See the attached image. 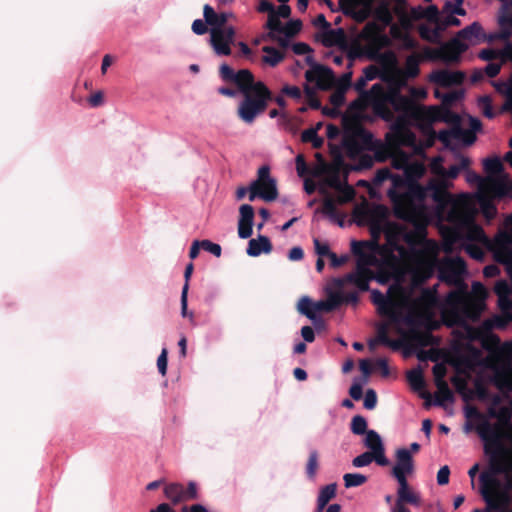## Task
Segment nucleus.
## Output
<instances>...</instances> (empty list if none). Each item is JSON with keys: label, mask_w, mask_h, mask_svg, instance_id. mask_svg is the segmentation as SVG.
<instances>
[{"label": "nucleus", "mask_w": 512, "mask_h": 512, "mask_svg": "<svg viewBox=\"0 0 512 512\" xmlns=\"http://www.w3.org/2000/svg\"><path fill=\"white\" fill-rule=\"evenodd\" d=\"M392 166L403 170L404 177L393 174L388 168L377 171L375 183L390 180L392 186L388 196L394 205V211L403 223L388 221V210L375 205L366 210L372 230L382 231L390 245L399 240L410 244L420 242V250L414 256L418 270L431 273L433 259L438 252V243L426 237L429 223L435 222L443 237L442 248L451 253L458 244L474 260L483 261L487 251L496 253L500 259L512 237V214L504 221V227L493 239L475 222L477 209L474 196L470 193L451 194L450 178L438 176L430 179L425 186L417 182L426 172L422 161L413 159L400 148L388 152Z\"/></svg>", "instance_id": "f257e3e1"}, {"label": "nucleus", "mask_w": 512, "mask_h": 512, "mask_svg": "<svg viewBox=\"0 0 512 512\" xmlns=\"http://www.w3.org/2000/svg\"><path fill=\"white\" fill-rule=\"evenodd\" d=\"M376 252L383 268L387 283L394 280L387 294L378 290L371 291L372 302L378 313L386 320L377 327L375 340L369 343L371 349L378 343L398 349L406 341L420 339V335L432 328L434 324L437 295L435 288L422 289L420 284L430 278L435 270L441 281L454 285L443 303L442 311L453 324H462L467 320H477L485 308L486 288L480 282L472 284L468 291L464 278L467 274L465 261L460 257L438 259V252L433 259L431 273L418 270L414 263L420 242L410 244L399 240L390 245L386 240L383 245L375 243Z\"/></svg>", "instance_id": "f03ea898"}, {"label": "nucleus", "mask_w": 512, "mask_h": 512, "mask_svg": "<svg viewBox=\"0 0 512 512\" xmlns=\"http://www.w3.org/2000/svg\"><path fill=\"white\" fill-rule=\"evenodd\" d=\"M401 88L376 83L366 97L373 106V111L385 121L391 122L390 131L386 134L388 152L401 146L415 147L416 136L410 127L426 129L440 117L437 107H426L416 102L426 98L427 92L424 88L410 87L409 96L402 95Z\"/></svg>", "instance_id": "7ed1b4c3"}, {"label": "nucleus", "mask_w": 512, "mask_h": 512, "mask_svg": "<svg viewBox=\"0 0 512 512\" xmlns=\"http://www.w3.org/2000/svg\"><path fill=\"white\" fill-rule=\"evenodd\" d=\"M475 429L484 442L489 460V470L480 475L481 493L487 504L496 509H507L511 503L512 451L503 443L504 429L477 415Z\"/></svg>", "instance_id": "20e7f679"}, {"label": "nucleus", "mask_w": 512, "mask_h": 512, "mask_svg": "<svg viewBox=\"0 0 512 512\" xmlns=\"http://www.w3.org/2000/svg\"><path fill=\"white\" fill-rule=\"evenodd\" d=\"M352 251L357 255L355 271L327 283L325 287L327 298L314 302L316 314L322 311H332L343 302L356 303L358 291L368 290L369 282L373 279L380 284L387 283L375 243L353 242Z\"/></svg>", "instance_id": "39448f33"}, {"label": "nucleus", "mask_w": 512, "mask_h": 512, "mask_svg": "<svg viewBox=\"0 0 512 512\" xmlns=\"http://www.w3.org/2000/svg\"><path fill=\"white\" fill-rule=\"evenodd\" d=\"M393 14L404 20V0H379L374 9V19L379 22H369L360 33V49L370 59H377L380 52L390 40L384 29L393 21Z\"/></svg>", "instance_id": "423d86ee"}, {"label": "nucleus", "mask_w": 512, "mask_h": 512, "mask_svg": "<svg viewBox=\"0 0 512 512\" xmlns=\"http://www.w3.org/2000/svg\"><path fill=\"white\" fill-rule=\"evenodd\" d=\"M344 129L341 137L342 150L346 156L351 159H359L357 168H369L373 165L374 157L369 154L374 152L379 160H383L378 153L380 144L373 139V136L367 132L356 120H349L344 117Z\"/></svg>", "instance_id": "0eeeda50"}, {"label": "nucleus", "mask_w": 512, "mask_h": 512, "mask_svg": "<svg viewBox=\"0 0 512 512\" xmlns=\"http://www.w3.org/2000/svg\"><path fill=\"white\" fill-rule=\"evenodd\" d=\"M493 255L497 262L505 265L511 285L505 280H500L495 284L494 290L498 296V306L503 315H494L485 319L482 323V328L487 331L495 328L504 329L509 322H512L509 318V313H512V299L510 298V294H512V237L509 238V244L504 249L502 258L499 259L496 253H493Z\"/></svg>", "instance_id": "6e6552de"}, {"label": "nucleus", "mask_w": 512, "mask_h": 512, "mask_svg": "<svg viewBox=\"0 0 512 512\" xmlns=\"http://www.w3.org/2000/svg\"><path fill=\"white\" fill-rule=\"evenodd\" d=\"M481 39V26L474 22L471 25L460 30L450 41L441 44L432 51L435 59H440L447 63L457 62L460 55L471 45L479 43Z\"/></svg>", "instance_id": "1a4fd4ad"}, {"label": "nucleus", "mask_w": 512, "mask_h": 512, "mask_svg": "<svg viewBox=\"0 0 512 512\" xmlns=\"http://www.w3.org/2000/svg\"><path fill=\"white\" fill-rule=\"evenodd\" d=\"M271 95L268 88L262 82H256L252 93L244 94V100L238 108V115L247 124H251L262 113Z\"/></svg>", "instance_id": "9d476101"}, {"label": "nucleus", "mask_w": 512, "mask_h": 512, "mask_svg": "<svg viewBox=\"0 0 512 512\" xmlns=\"http://www.w3.org/2000/svg\"><path fill=\"white\" fill-rule=\"evenodd\" d=\"M271 202L278 197L276 180L270 174L268 166H262L258 169L257 178L249 186V200L256 198Z\"/></svg>", "instance_id": "9b49d317"}, {"label": "nucleus", "mask_w": 512, "mask_h": 512, "mask_svg": "<svg viewBox=\"0 0 512 512\" xmlns=\"http://www.w3.org/2000/svg\"><path fill=\"white\" fill-rule=\"evenodd\" d=\"M489 380L503 395L512 393V366L492 365ZM511 413L512 400L509 403V408H500L497 413H492V415L504 421L510 418Z\"/></svg>", "instance_id": "f8f14e48"}, {"label": "nucleus", "mask_w": 512, "mask_h": 512, "mask_svg": "<svg viewBox=\"0 0 512 512\" xmlns=\"http://www.w3.org/2000/svg\"><path fill=\"white\" fill-rule=\"evenodd\" d=\"M483 166L487 176L483 179L482 185L488 186L492 194L507 192V174L500 159L497 157L485 159Z\"/></svg>", "instance_id": "ddd939ff"}, {"label": "nucleus", "mask_w": 512, "mask_h": 512, "mask_svg": "<svg viewBox=\"0 0 512 512\" xmlns=\"http://www.w3.org/2000/svg\"><path fill=\"white\" fill-rule=\"evenodd\" d=\"M210 45L217 56H229L232 53L236 30L234 27L226 29L210 28Z\"/></svg>", "instance_id": "4468645a"}, {"label": "nucleus", "mask_w": 512, "mask_h": 512, "mask_svg": "<svg viewBox=\"0 0 512 512\" xmlns=\"http://www.w3.org/2000/svg\"><path fill=\"white\" fill-rule=\"evenodd\" d=\"M420 57L412 54L407 57L404 69L393 67L388 71L390 84L388 86L403 87L406 85L408 78H413L419 73Z\"/></svg>", "instance_id": "2eb2a0df"}, {"label": "nucleus", "mask_w": 512, "mask_h": 512, "mask_svg": "<svg viewBox=\"0 0 512 512\" xmlns=\"http://www.w3.org/2000/svg\"><path fill=\"white\" fill-rule=\"evenodd\" d=\"M219 73L224 81L235 83L243 94L252 93V88L256 84L253 81L252 73L247 69L235 72L229 65L222 64Z\"/></svg>", "instance_id": "dca6fc26"}, {"label": "nucleus", "mask_w": 512, "mask_h": 512, "mask_svg": "<svg viewBox=\"0 0 512 512\" xmlns=\"http://www.w3.org/2000/svg\"><path fill=\"white\" fill-rule=\"evenodd\" d=\"M305 78L308 83L314 84L320 90H328L335 84V76L332 70L319 64H313L305 72Z\"/></svg>", "instance_id": "f3484780"}, {"label": "nucleus", "mask_w": 512, "mask_h": 512, "mask_svg": "<svg viewBox=\"0 0 512 512\" xmlns=\"http://www.w3.org/2000/svg\"><path fill=\"white\" fill-rule=\"evenodd\" d=\"M314 176H322L321 192H324L325 186L330 188H341L346 181L342 179L341 169L338 164H319L312 172Z\"/></svg>", "instance_id": "a211bd4d"}, {"label": "nucleus", "mask_w": 512, "mask_h": 512, "mask_svg": "<svg viewBox=\"0 0 512 512\" xmlns=\"http://www.w3.org/2000/svg\"><path fill=\"white\" fill-rule=\"evenodd\" d=\"M395 464L392 468V475L397 482L407 480V477L414 472V462L411 451L407 448H400L395 453Z\"/></svg>", "instance_id": "6ab92c4d"}, {"label": "nucleus", "mask_w": 512, "mask_h": 512, "mask_svg": "<svg viewBox=\"0 0 512 512\" xmlns=\"http://www.w3.org/2000/svg\"><path fill=\"white\" fill-rule=\"evenodd\" d=\"M438 138L446 146H449L452 145L453 143L471 145L475 141L476 137L472 130L464 129L460 126H454L449 130L440 131L438 134Z\"/></svg>", "instance_id": "aec40b11"}, {"label": "nucleus", "mask_w": 512, "mask_h": 512, "mask_svg": "<svg viewBox=\"0 0 512 512\" xmlns=\"http://www.w3.org/2000/svg\"><path fill=\"white\" fill-rule=\"evenodd\" d=\"M379 0H346V12L356 21L363 22L374 17V9Z\"/></svg>", "instance_id": "412c9836"}, {"label": "nucleus", "mask_w": 512, "mask_h": 512, "mask_svg": "<svg viewBox=\"0 0 512 512\" xmlns=\"http://www.w3.org/2000/svg\"><path fill=\"white\" fill-rule=\"evenodd\" d=\"M397 500L392 512H410L404 506V503L419 506L421 503L418 493L410 489L407 480L398 482Z\"/></svg>", "instance_id": "4be33fe9"}, {"label": "nucleus", "mask_w": 512, "mask_h": 512, "mask_svg": "<svg viewBox=\"0 0 512 512\" xmlns=\"http://www.w3.org/2000/svg\"><path fill=\"white\" fill-rule=\"evenodd\" d=\"M365 447L368 452L373 453L377 456V464L380 466H386L389 463L385 455V447L381 436L375 430H368L363 440Z\"/></svg>", "instance_id": "5701e85b"}, {"label": "nucleus", "mask_w": 512, "mask_h": 512, "mask_svg": "<svg viewBox=\"0 0 512 512\" xmlns=\"http://www.w3.org/2000/svg\"><path fill=\"white\" fill-rule=\"evenodd\" d=\"M465 75L461 71H452L448 69H439L433 71L429 80L441 87H450L453 85H458L463 82Z\"/></svg>", "instance_id": "b1692460"}, {"label": "nucleus", "mask_w": 512, "mask_h": 512, "mask_svg": "<svg viewBox=\"0 0 512 512\" xmlns=\"http://www.w3.org/2000/svg\"><path fill=\"white\" fill-rule=\"evenodd\" d=\"M240 218L238 221V235L242 239H247L253 232L254 210L251 205L243 204L239 208Z\"/></svg>", "instance_id": "393cba45"}, {"label": "nucleus", "mask_w": 512, "mask_h": 512, "mask_svg": "<svg viewBox=\"0 0 512 512\" xmlns=\"http://www.w3.org/2000/svg\"><path fill=\"white\" fill-rule=\"evenodd\" d=\"M203 16L206 23L210 28L226 29V25L230 18H234L232 13H216L215 10L208 4L204 5Z\"/></svg>", "instance_id": "a878e982"}, {"label": "nucleus", "mask_w": 512, "mask_h": 512, "mask_svg": "<svg viewBox=\"0 0 512 512\" xmlns=\"http://www.w3.org/2000/svg\"><path fill=\"white\" fill-rule=\"evenodd\" d=\"M479 57L485 61L499 60L501 63L512 62V43L508 42L502 49H484Z\"/></svg>", "instance_id": "bb28decb"}, {"label": "nucleus", "mask_w": 512, "mask_h": 512, "mask_svg": "<svg viewBox=\"0 0 512 512\" xmlns=\"http://www.w3.org/2000/svg\"><path fill=\"white\" fill-rule=\"evenodd\" d=\"M272 250V245L268 237L259 235L257 238L251 239L248 243L247 254L257 257L262 253L268 254Z\"/></svg>", "instance_id": "cd10ccee"}, {"label": "nucleus", "mask_w": 512, "mask_h": 512, "mask_svg": "<svg viewBox=\"0 0 512 512\" xmlns=\"http://www.w3.org/2000/svg\"><path fill=\"white\" fill-rule=\"evenodd\" d=\"M165 497L173 504L187 501L185 487L180 483H170L164 488Z\"/></svg>", "instance_id": "c85d7f7f"}, {"label": "nucleus", "mask_w": 512, "mask_h": 512, "mask_svg": "<svg viewBox=\"0 0 512 512\" xmlns=\"http://www.w3.org/2000/svg\"><path fill=\"white\" fill-rule=\"evenodd\" d=\"M418 31L423 39L432 43H438L443 33L439 25H433L429 22L419 25Z\"/></svg>", "instance_id": "c756f323"}, {"label": "nucleus", "mask_w": 512, "mask_h": 512, "mask_svg": "<svg viewBox=\"0 0 512 512\" xmlns=\"http://www.w3.org/2000/svg\"><path fill=\"white\" fill-rule=\"evenodd\" d=\"M339 203L332 197H326L323 202V213L328 216L332 221L337 222L340 226H343L344 215L340 214L337 210Z\"/></svg>", "instance_id": "7c9ffc66"}, {"label": "nucleus", "mask_w": 512, "mask_h": 512, "mask_svg": "<svg viewBox=\"0 0 512 512\" xmlns=\"http://www.w3.org/2000/svg\"><path fill=\"white\" fill-rule=\"evenodd\" d=\"M483 179L484 178H481L475 172L467 171V173H466V180H467V182L470 183V184H477L478 185L479 191H478V193L476 195H473L474 199L476 197H478V198H492V192L490 191L489 187L482 185L483 184V182H482Z\"/></svg>", "instance_id": "2f4dec72"}, {"label": "nucleus", "mask_w": 512, "mask_h": 512, "mask_svg": "<svg viewBox=\"0 0 512 512\" xmlns=\"http://www.w3.org/2000/svg\"><path fill=\"white\" fill-rule=\"evenodd\" d=\"M336 488V484L331 483L320 490L317 499V512H322V510L328 504V502L335 497Z\"/></svg>", "instance_id": "473e14b6"}, {"label": "nucleus", "mask_w": 512, "mask_h": 512, "mask_svg": "<svg viewBox=\"0 0 512 512\" xmlns=\"http://www.w3.org/2000/svg\"><path fill=\"white\" fill-rule=\"evenodd\" d=\"M321 126L322 124L318 123L315 127L304 130L301 134V140L306 143H311L314 148H320L324 143V139L317 133Z\"/></svg>", "instance_id": "72a5a7b5"}, {"label": "nucleus", "mask_w": 512, "mask_h": 512, "mask_svg": "<svg viewBox=\"0 0 512 512\" xmlns=\"http://www.w3.org/2000/svg\"><path fill=\"white\" fill-rule=\"evenodd\" d=\"M509 11L500 17L499 23L501 27L500 38L508 39L512 35V0L506 3Z\"/></svg>", "instance_id": "f704fd0d"}, {"label": "nucleus", "mask_w": 512, "mask_h": 512, "mask_svg": "<svg viewBox=\"0 0 512 512\" xmlns=\"http://www.w3.org/2000/svg\"><path fill=\"white\" fill-rule=\"evenodd\" d=\"M262 50L264 52L262 57L263 62L271 67L279 64L284 58L283 53L276 48L265 46Z\"/></svg>", "instance_id": "c9c22d12"}, {"label": "nucleus", "mask_w": 512, "mask_h": 512, "mask_svg": "<svg viewBox=\"0 0 512 512\" xmlns=\"http://www.w3.org/2000/svg\"><path fill=\"white\" fill-rule=\"evenodd\" d=\"M437 387L436 391V404L443 405L446 402H451L453 400V393L450 390L446 381L436 382Z\"/></svg>", "instance_id": "e433bc0d"}, {"label": "nucleus", "mask_w": 512, "mask_h": 512, "mask_svg": "<svg viewBox=\"0 0 512 512\" xmlns=\"http://www.w3.org/2000/svg\"><path fill=\"white\" fill-rule=\"evenodd\" d=\"M461 24L460 20L457 18L456 13H452L450 11H446L445 8L440 12V17L437 25H439L440 30L444 32L446 28L450 26H459Z\"/></svg>", "instance_id": "4c0bfd02"}, {"label": "nucleus", "mask_w": 512, "mask_h": 512, "mask_svg": "<svg viewBox=\"0 0 512 512\" xmlns=\"http://www.w3.org/2000/svg\"><path fill=\"white\" fill-rule=\"evenodd\" d=\"M314 302L307 296H303L297 304L299 313L305 315L312 321H316V313L314 310Z\"/></svg>", "instance_id": "58836bf2"}, {"label": "nucleus", "mask_w": 512, "mask_h": 512, "mask_svg": "<svg viewBox=\"0 0 512 512\" xmlns=\"http://www.w3.org/2000/svg\"><path fill=\"white\" fill-rule=\"evenodd\" d=\"M407 380L414 391L421 392L425 388V381L422 371L414 369L407 373Z\"/></svg>", "instance_id": "ea45409f"}, {"label": "nucleus", "mask_w": 512, "mask_h": 512, "mask_svg": "<svg viewBox=\"0 0 512 512\" xmlns=\"http://www.w3.org/2000/svg\"><path fill=\"white\" fill-rule=\"evenodd\" d=\"M346 488L358 487L367 481V477L360 473H347L343 476Z\"/></svg>", "instance_id": "a19ab883"}, {"label": "nucleus", "mask_w": 512, "mask_h": 512, "mask_svg": "<svg viewBox=\"0 0 512 512\" xmlns=\"http://www.w3.org/2000/svg\"><path fill=\"white\" fill-rule=\"evenodd\" d=\"M469 165V158L462 156L460 157L458 164L452 165L448 170H446V174H444V176H447L451 180L455 179L459 175V173L463 170H466Z\"/></svg>", "instance_id": "79ce46f5"}, {"label": "nucleus", "mask_w": 512, "mask_h": 512, "mask_svg": "<svg viewBox=\"0 0 512 512\" xmlns=\"http://www.w3.org/2000/svg\"><path fill=\"white\" fill-rule=\"evenodd\" d=\"M325 30L326 31L324 32V35H323V43L326 46L338 44L342 41L343 31L341 29L332 30V29L328 28Z\"/></svg>", "instance_id": "37998d69"}, {"label": "nucleus", "mask_w": 512, "mask_h": 512, "mask_svg": "<svg viewBox=\"0 0 512 512\" xmlns=\"http://www.w3.org/2000/svg\"><path fill=\"white\" fill-rule=\"evenodd\" d=\"M435 96L441 99L442 103L446 106L454 104L456 101L461 99L463 96L462 91H452L448 93H441L439 90H435Z\"/></svg>", "instance_id": "c03bdc74"}, {"label": "nucleus", "mask_w": 512, "mask_h": 512, "mask_svg": "<svg viewBox=\"0 0 512 512\" xmlns=\"http://www.w3.org/2000/svg\"><path fill=\"white\" fill-rule=\"evenodd\" d=\"M373 461L377 463V456L371 452H364L352 460V465L355 468H362L370 465Z\"/></svg>", "instance_id": "a18cd8bd"}, {"label": "nucleus", "mask_w": 512, "mask_h": 512, "mask_svg": "<svg viewBox=\"0 0 512 512\" xmlns=\"http://www.w3.org/2000/svg\"><path fill=\"white\" fill-rule=\"evenodd\" d=\"M335 190L339 192V195L336 198V201L339 204L351 201L355 194L354 189L351 186L347 185L346 182L341 185V188H335Z\"/></svg>", "instance_id": "49530a36"}, {"label": "nucleus", "mask_w": 512, "mask_h": 512, "mask_svg": "<svg viewBox=\"0 0 512 512\" xmlns=\"http://www.w3.org/2000/svg\"><path fill=\"white\" fill-rule=\"evenodd\" d=\"M367 421L364 417L356 415L351 421V431L356 435L366 434Z\"/></svg>", "instance_id": "de8ad7c7"}, {"label": "nucleus", "mask_w": 512, "mask_h": 512, "mask_svg": "<svg viewBox=\"0 0 512 512\" xmlns=\"http://www.w3.org/2000/svg\"><path fill=\"white\" fill-rule=\"evenodd\" d=\"M345 90L335 88V91L330 96V102L333 105V110L329 112L331 115L335 114L334 111L336 108L341 107L344 104L345 101Z\"/></svg>", "instance_id": "09e8293b"}, {"label": "nucleus", "mask_w": 512, "mask_h": 512, "mask_svg": "<svg viewBox=\"0 0 512 512\" xmlns=\"http://www.w3.org/2000/svg\"><path fill=\"white\" fill-rule=\"evenodd\" d=\"M440 17V12L435 5H430L424 8L423 19H426L427 22L437 25Z\"/></svg>", "instance_id": "8fccbe9b"}, {"label": "nucleus", "mask_w": 512, "mask_h": 512, "mask_svg": "<svg viewBox=\"0 0 512 512\" xmlns=\"http://www.w3.org/2000/svg\"><path fill=\"white\" fill-rule=\"evenodd\" d=\"M423 12H424L423 7H420V6L415 7L410 10L408 15L405 13L404 20H402L401 18H399V19L403 25H409L411 23V21L423 19Z\"/></svg>", "instance_id": "3c124183"}, {"label": "nucleus", "mask_w": 512, "mask_h": 512, "mask_svg": "<svg viewBox=\"0 0 512 512\" xmlns=\"http://www.w3.org/2000/svg\"><path fill=\"white\" fill-rule=\"evenodd\" d=\"M462 6L463 0H453L446 2L443 8H445L446 11H450L452 13H456L457 15L464 16L466 14V11Z\"/></svg>", "instance_id": "603ef678"}, {"label": "nucleus", "mask_w": 512, "mask_h": 512, "mask_svg": "<svg viewBox=\"0 0 512 512\" xmlns=\"http://www.w3.org/2000/svg\"><path fill=\"white\" fill-rule=\"evenodd\" d=\"M301 27L302 23L300 20H291L287 22L285 25H283L282 33H284L287 36H293L301 30Z\"/></svg>", "instance_id": "864d4df0"}, {"label": "nucleus", "mask_w": 512, "mask_h": 512, "mask_svg": "<svg viewBox=\"0 0 512 512\" xmlns=\"http://www.w3.org/2000/svg\"><path fill=\"white\" fill-rule=\"evenodd\" d=\"M188 285L184 284L181 292V315L183 317L193 318L192 313H188Z\"/></svg>", "instance_id": "5fc2aeb1"}, {"label": "nucleus", "mask_w": 512, "mask_h": 512, "mask_svg": "<svg viewBox=\"0 0 512 512\" xmlns=\"http://www.w3.org/2000/svg\"><path fill=\"white\" fill-rule=\"evenodd\" d=\"M442 162L441 157H435L430 162V170L437 177L446 174V169L443 167Z\"/></svg>", "instance_id": "6e6d98bb"}, {"label": "nucleus", "mask_w": 512, "mask_h": 512, "mask_svg": "<svg viewBox=\"0 0 512 512\" xmlns=\"http://www.w3.org/2000/svg\"><path fill=\"white\" fill-rule=\"evenodd\" d=\"M318 467V455L316 451H312L309 455L307 462V474L309 477H314Z\"/></svg>", "instance_id": "4d7b16f0"}, {"label": "nucleus", "mask_w": 512, "mask_h": 512, "mask_svg": "<svg viewBox=\"0 0 512 512\" xmlns=\"http://www.w3.org/2000/svg\"><path fill=\"white\" fill-rule=\"evenodd\" d=\"M364 407L368 410H372L377 404V395L373 389H368L364 396Z\"/></svg>", "instance_id": "13d9d810"}, {"label": "nucleus", "mask_w": 512, "mask_h": 512, "mask_svg": "<svg viewBox=\"0 0 512 512\" xmlns=\"http://www.w3.org/2000/svg\"><path fill=\"white\" fill-rule=\"evenodd\" d=\"M351 78L352 72L344 73L340 78H335V84L333 87L347 91L351 84Z\"/></svg>", "instance_id": "bf43d9fd"}, {"label": "nucleus", "mask_w": 512, "mask_h": 512, "mask_svg": "<svg viewBox=\"0 0 512 512\" xmlns=\"http://www.w3.org/2000/svg\"><path fill=\"white\" fill-rule=\"evenodd\" d=\"M446 373H447V368L444 363L435 364L433 366V375H434L435 383L445 381Z\"/></svg>", "instance_id": "052dcab7"}, {"label": "nucleus", "mask_w": 512, "mask_h": 512, "mask_svg": "<svg viewBox=\"0 0 512 512\" xmlns=\"http://www.w3.org/2000/svg\"><path fill=\"white\" fill-rule=\"evenodd\" d=\"M315 252L319 257L329 256L331 254L329 245L325 242H321L318 239H314Z\"/></svg>", "instance_id": "680f3d73"}, {"label": "nucleus", "mask_w": 512, "mask_h": 512, "mask_svg": "<svg viewBox=\"0 0 512 512\" xmlns=\"http://www.w3.org/2000/svg\"><path fill=\"white\" fill-rule=\"evenodd\" d=\"M201 247L210 252L211 254L215 255L216 257H220L221 255V247L220 245L213 243L209 240H203L201 241Z\"/></svg>", "instance_id": "e2e57ef3"}, {"label": "nucleus", "mask_w": 512, "mask_h": 512, "mask_svg": "<svg viewBox=\"0 0 512 512\" xmlns=\"http://www.w3.org/2000/svg\"><path fill=\"white\" fill-rule=\"evenodd\" d=\"M157 367L162 376L166 375V372H167V350L165 348L162 349V351L157 359Z\"/></svg>", "instance_id": "0e129e2a"}, {"label": "nucleus", "mask_w": 512, "mask_h": 512, "mask_svg": "<svg viewBox=\"0 0 512 512\" xmlns=\"http://www.w3.org/2000/svg\"><path fill=\"white\" fill-rule=\"evenodd\" d=\"M296 171L300 177H304L308 173V166L302 154L296 157Z\"/></svg>", "instance_id": "69168bd1"}, {"label": "nucleus", "mask_w": 512, "mask_h": 512, "mask_svg": "<svg viewBox=\"0 0 512 512\" xmlns=\"http://www.w3.org/2000/svg\"><path fill=\"white\" fill-rule=\"evenodd\" d=\"M267 26L269 29L277 32L283 31V24L281 23L280 19L274 15V13H271L267 22Z\"/></svg>", "instance_id": "338daca9"}, {"label": "nucleus", "mask_w": 512, "mask_h": 512, "mask_svg": "<svg viewBox=\"0 0 512 512\" xmlns=\"http://www.w3.org/2000/svg\"><path fill=\"white\" fill-rule=\"evenodd\" d=\"M349 394L354 400L361 399L363 395L362 383L359 381H354L349 389Z\"/></svg>", "instance_id": "774afa93"}]
</instances>
